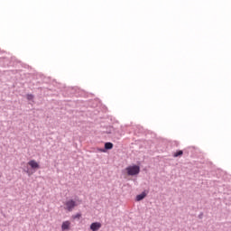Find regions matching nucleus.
Masks as SVG:
<instances>
[{"instance_id": "39448f33", "label": "nucleus", "mask_w": 231, "mask_h": 231, "mask_svg": "<svg viewBox=\"0 0 231 231\" xmlns=\"http://www.w3.org/2000/svg\"><path fill=\"white\" fill-rule=\"evenodd\" d=\"M28 165L31 166V168H32L34 171L37 169H41V166L39 165V162H37L35 160H31L28 162Z\"/></svg>"}, {"instance_id": "9d476101", "label": "nucleus", "mask_w": 231, "mask_h": 231, "mask_svg": "<svg viewBox=\"0 0 231 231\" xmlns=\"http://www.w3.org/2000/svg\"><path fill=\"white\" fill-rule=\"evenodd\" d=\"M26 172H27V174H29V176L32 174V173H30V171H27Z\"/></svg>"}, {"instance_id": "f257e3e1", "label": "nucleus", "mask_w": 231, "mask_h": 231, "mask_svg": "<svg viewBox=\"0 0 231 231\" xmlns=\"http://www.w3.org/2000/svg\"><path fill=\"white\" fill-rule=\"evenodd\" d=\"M126 172L128 176H136L140 174V166L138 165L128 166L126 168Z\"/></svg>"}, {"instance_id": "f03ea898", "label": "nucleus", "mask_w": 231, "mask_h": 231, "mask_svg": "<svg viewBox=\"0 0 231 231\" xmlns=\"http://www.w3.org/2000/svg\"><path fill=\"white\" fill-rule=\"evenodd\" d=\"M65 205V210H68V212H72L73 208L77 207V202L73 199H69L66 202H64Z\"/></svg>"}, {"instance_id": "20e7f679", "label": "nucleus", "mask_w": 231, "mask_h": 231, "mask_svg": "<svg viewBox=\"0 0 231 231\" xmlns=\"http://www.w3.org/2000/svg\"><path fill=\"white\" fill-rule=\"evenodd\" d=\"M69 228H71V222H69V220L62 222L61 224L62 231L69 230Z\"/></svg>"}, {"instance_id": "0eeeda50", "label": "nucleus", "mask_w": 231, "mask_h": 231, "mask_svg": "<svg viewBox=\"0 0 231 231\" xmlns=\"http://www.w3.org/2000/svg\"><path fill=\"white\" fill-rule=\"evenodd\" d=\"M105 149H106V150L113 149V143H105Z\"/></svg>"}, {"instance_id": "6e6552de", "label": "nucleus", "mask_w": 231, "mask_h": 231, "mask_svg": "<svg viewBox=\"0 0 231 231\" xmlns=\"http://www.w3.org/2000/svg\"><path fill=\"white\" fill-rule=\"evenodd\" d=\"M182 155H183V151L181 150L173 154L174 158H178V156H182Z\"/></svg>"}, {"instance_id": "7ed1b4c3", "label": "nucleus", "mask_w": 231, "mask_h": 231, "mask_svg": "<svg viewBox=\"0 0 231 231\" xmlns=\"http://www.w3.org/2000/svg\"><path fill=\"white\" fill-rule=\"evenodd\" d=\"M102 228V224L100 222H94L90 225V230L98 231Z\"/></svg>"}, {"instance_id": "1a4fd4ad", "label": "nucleus", "mask_w": 231, "mask_h": 231, "mask_svg": "<svg viewBox=\"0 0 231 231\" xmlns=\"http://www.w3.org/2000/svg\"><path fill=\"white\" fill-rule=\"evenodd\" d=\"M80 217H82V215L80 213H78V214L72 216V218H74V219H80Z\"/></svg>"}, {"instance_id": "423d86ee", "label": "nucleus", "mask_w": 231, "mask_h": 231, "mask_svg": "<svg viewBox=\"0 0 231 231\" xmlns=\"http://www.w3.org/2000/svg\"><path fill=\"white\" fill-rule=\"evenodd\" d=\"M145 196H147V195L145 194V192H143V193L137 195V196H136V201H142V199H145Z\"/></svg>"}]
</instances>
